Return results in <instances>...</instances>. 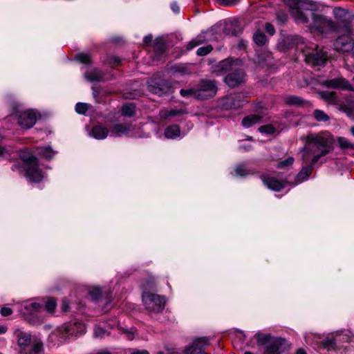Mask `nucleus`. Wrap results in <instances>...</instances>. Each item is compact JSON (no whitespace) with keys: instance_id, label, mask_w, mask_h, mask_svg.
<instances>
[{"instance_id":"f257e3e1","label":"nucleus","mask_w":354,"mask_h":354,"mask_svg":"<svg viewBox=\"0 0 354 354\" xmlns=\"http://www.w3.org/2000/svg\"><path fill=\"white\" fill-rule=\"evenodd\" d=\"M333 150V139L328 132L318 134L310 133L306 137V147L303 151L306 155L312 154V165H315L322 157Z\"/></svg>"},{"instance_id":"f03ea898","label":"nucleus","mask_w":354,"mask_h":354,"mask_svg":"<svg viewBox=\"0 0 354 354\" xmlns=\"http://www.w3.org/2000/svg\"><path fill=\"white\" fill-rule=\"evenodd\" d=\"M254 338L258 346H263L270 354L284 353L291 348V344L282 337L272 335L261 331L257 332Z\"/></svg>"},{"instance_id":"7ed1b4c3","label":"nucleus","mask_w":354,"mask_h":354,"mask_svg":"<svg viewBox=\"0 0 354 354\" xmlns=\"http://www.w3.org/2000/svg\"><path fill=\"white\" fill-rule=\"evenodd\" d=\"M18 346L21 349H27L28 344H32L33 353H39L44 352V346L41 339L35 335L26 333L20 329H16L14 332Z\"/></svg>"},{"instance_id":"20e7f679","label":"nucleus","mask_w":354,"mask_h":354,"mask_svg":"<svg viewBox=\"0 0 354 354\" xmlns=\"http://www.w3.org/2000/svg\"><path fill=\"white\" fill-rule=\"evenodd\" d=\"M142 301L145 308L149 313H154L162 312L166 304L165 298L163 296L149 292H143Z\"/></svg>"},{"instance_id":"39448f33","label":"nucleus","mask_w":354,"mask_h":354,"mask_svg":"<svg viewBox=\"0 0 354 354\" xmlns=\"http://www.w3.org/2000/svg\"><path fill=\"white\" fill-rule=\"evenodd\" d=\"M218 87L215 80L203 79L196 88V99L206 100L216 95Z\"/></svg>"},{"instance_id":"423d86ee","label":"nucleus","mask_w":354,"mask_h":354,"mask_svg":"<svg viewBox=\"0 0 354 354\" xmlns=\"http://www.w3.org/2000/svg\"><path fill=\"white\" fill-rule=\"evenodd\" d=\"M353 28L348 24L345 27L346 35L339 37L334 42L335 49L339 52L348 53L351 51L354 46L353 39L351 35L353 33Z\"/></svg>"},{"instance_id":"0eeeda50","label":"nucleus","mask_w":354,"mask_h":354,"mask_svg":"<svg viewBox=\"0 0 354 354\" xmlns=\"http://www.w3.org/2000/svg\"><path fill=\"white\" fill-rule=\"evenodd\" d=\"M351 334L350 331L337 330L328 335L322 342V345L327 351H333L336 347L337 341L348 342Z\"/></svg>"},{"instance_id":"6e6552de","label":"nucleus","mask_w":354,"mask_h":354,"mask_svg":"<svg viewBox=\"0 0 354 354\" xmlns=\"http://www.w3.org/2000/svg\"><path fill=\"white\" fill-rule=\"evenodd\" d=\"M311 47L313 49V52L305 55V62L313 67L324 65L328 59L326 53L322 50H318L317 44Z\"/></svg>"},{"instance_id":"1a4fd4ad","label":"nucleus","mask_w":354,"mask_h":354,"mask_svg":"<svg viewBox=\"0 0 354 354\" xmlns=\"http://www.w3.org/2000/svg\"><path fill=\"white\" fill-rule=\"evenodd\" d=\"M149 90L160 96L169 93L171 90V83L166 80L160 78H151L148 82Z\"/></svg>"},{"instance_id":"9d476101","label":"nucleus","mask_w":354,"mask_h":354,"mask_svg":"<svg viewBox=\"0 0 354 354\" xmlns=\"http://www.w3.org/2000/svg\"><path fill=\"white\" fill-rule=\"evenodd\" d=\"M244 98L243 93L230 94L223 99L222 106L225 109H239L243 106Z\"/></svg>"},{"instance_id":"9b49d317","label":"nucleus","mask_w":354,"mask_h":354,"mask_svg":"<svg viewBox=\"0 0 354 354\" xmlns=\"http://www.w3.org/2000/svg\"><path fill=\"white\" fill-rule=\"evenodd\" d=\"M225 82L231 88L236 87L245 81V73L241 66L229 73L224 79Z\"/></svg>"},{"instance_id":"f8f14e48","label":"nucleus","mask_w":354,"mask_h":354,"mask_svg":"<svg viewBox=\"0 0 354 354\" xmlns=\"http://www.w3.org/2000/svg\"><path fill=\"white\" fill-rule=\"evenodd\" d=\"M322 85L327 88L354 91V86H353L346 79L342 77L324 80L322 82Z\"/></svg>"},{"instance_id":"ddd939ff","label":"nucleus","mask_w":354,"mask_h":354,"mask_svg":"<svg viewBox=\"0 0 354 354\" xmlns=\"http://www.w3.org/2000/svg\"><path fill=\"white\" fill-rule=\"evenodd\" d=\"M37 121V113L33 110H28L21 112L18 118L19 124L24 129H30L33 127Z\"/></svg>"},{"instance_id":"4468645a","label":"nucleus","mask_w":354,"mask_h":354,"mask_svg":"<svg viewBox=\"0 0 354 354\" xmlns=\"http://www.w3.org/2000/svg\"><path fill=\"white\" fill-rule=\"evenodd\" d=\"M209 345V340L206 337L196 339L192 345L186 347L185 354H202Z\"/></svg>"},{"instance_id":"2eb2a0df","label":"nucleus","mask_w":354,"mask_h":354,"mask_svg":"<svg viewBox=\"0 0 354 354\" xmlns=\"http://www.w3.org/2000/svg\"><path fill=\"white\" fill-rule=\"evenodd\" d=\"M286 3L292 8L295 9L294 12V17L297 22L308 24L310 19L308 15L306 12L299 9L300 7V2L298 0H287Z\"/></svg>"},{"instance_id":"dca6fc26","label":"nucleus","mask_w":354,"mask_h":354,"mask_svg":"<svg viewBox=\"0 0 354 354\" xmlns=\"http://www.w3.org/2000/svg\"><path fill=\"white\" fill-rule=\"evenodd\" d=\"M261 179L262 180L263 184L268 187V188L275 192L281 190L285 187L287 183L286 181L279 180L268 174H262L261 176Z\"/></svg>"},{"instance_id":"f3484780","label":"nucleus","mask_w":354,"mask_h":354,"mask_svg":"<svg viewBox=\"0 0 354 354\" xmlns=\"http://www.w3.org/2000/svg\"><path fill=\"white\" fill-rule=\"evenodd\" d=\"M241 66L239 59L232 60V59H226L219 62L217 65V71L221 73H230Z\"/></svg>"},{"instance_id":"a211bd4d","label":"nucleus","mask_w":354,"mask_h":354,"mask_svg":"<svg viewBox=\"0 0 354 354\" xmlns=\"http://www.w3.org/2000/svg\"><path fill=\"white\" fill-rule=\"evenodd\" d=\"M38 166L37 162L36 165L27 166L26 169V176L30 182L39 183L43 179L42 171Z\"/></svg>"},{"instance_id":"6ab92c4d","label":"nucleus","mask_w":354,"mask_h":354,"mask_svg":"<svg viewBox=\"0 0 354 354\" xmlns=\"http://www.w3.org/2000/svg\"><path fill=\"white\" fill-rule=\"evenodd\" d=\"M284 102L288 106L304 107L311 106V104L309 101H307L302 97L293 95H288L284 97Z\"/></svg>"},{"instance_id":"aec40b11","label":"nucleus","mask_w":354,"mask_h":354,"mask_svg":"<svg viewBox=\"0 0 354 354\" xmlns=\"http://www.w3.org/2000/svg\"><path fill=\"white\" fill-rule=\"evenodd\" d=\"M308 17H310L313 20L310 26L319 31H323L325 27L330 24V21L322 15L313 12L308 13Z\"/></svg>"},{"instance_id":"412c9836","label":"nucleus","mask_w":354,"mask_h":354,"mask_svg":"<svg viewBox=\"0 0 354 354\" xmlns=\"http://www.w3.org/2000/svg\"><path fill=\"white\" fill-rule=\"evenodd\" d=\"M243 30L242 27L239 24L237 20L230 19L225 24L223 28L224 34L227 35L236 36L241 33Z\"/></svg>"},{"instance_id":"4be33fe9","label":"nucleus","mask_w":354,"mask_h":354,"mask_svg":"<svg viewBox=\"0 0 354 354\" xmlns=\"http://www.w3.org/2000/svg\"><path fill=\"white\" fill-rule=\"evenodd\" d=\"M131 124L130 123L116 124L112 127L111 136L120 137L127 134L131 130Z\"/></svg>"},{"instance_id":"5701e85b","label":"nucleus","mask_w":354,"mask_h":354,"mask_svg":"<svg viewBox=\"0 0 354 354\" xmlns=\"http://www.w3.org/2000/svg\"><path fill=\"white\" fill-rule=\"evenodd\" d=\"M109 133V130L102 124H97L92 128L91 135L97 140L105 139Z\"/></svg>"},{"instance_id":"b1692460","label":"nucleus","mask_w":354,"mask_h":354,"mask_svg":"<svg viewBox=\"0 0 354 354\" xmlns=\"http://www.w3.org/2000/svg\"><path fill=\"white\" fill-rule=\"evenodd\" d=\"M313 165H312V162L309 165L303 167L301 169V171L297 174L296 178H295V184L297 185L301 183H302L304 180H308L309 176L313 171Z\"/></svg>"},{"instance_id":"393cba45","label":"nucleus","mask_w":354,"mask_h":354,"mask_svg":"<svg viewBox=\"0 0 354 354\" xmlns=\"http://www.w3.org/2000/svg\"><path fill=\"white\" fill-rule=\"evenodd\" d=\"M319 96L325 100L326 102H328L330 104L336 105L339 104V99L337 95V93L334 91H320L318 93Z\"/></svg>"},{"instance_id":"a878e982","label":"nucleus","mask_w":354,"mask_h":354,"mask_svg":"<svg viewBox=\"0 0 354 354\" xmlns=\"http://www.w3.org/2000/svg\"><path fill=\"white\" fill-rule=\"evenodd\" d=\"M262 116L259 114H252L245 116L242 120V125L245 128H250L261 121Z\"/></svg>"},{"instance_id":"bb28decb","label":"nucleus","mask_w":354,"mask_h":354,"mask_svg":"<svg viewBox=\"0 0 354 354\" xmlns=\"http://www.w3.org/2000/svg\"><path fill=\"white\" fill-rule=\"evenodd\" d=\"M84 77L90 82L104 80V73L100 70L96 68L85 73Z\"/></svg>"},{"instance_id":"cd10ccee","label":"nucleus","mask_w":354,"mask_h":354,"mask_svg":"<svg viewBox=\"0 0 354 354\" xmlns=\"http://www.w3.org/2000/svg\"><path fill=\"white\" fill-rule=\"evenodd\" d=\"M180 129L177 124L169 126L165 130V136L167 138L174 139L180 136Z\"/></svg>"},{"instance_id":"c85d7f7f","label":"nucleus","mask_w":354,"mask_h":354,"mask_svg":"<svg viewBox=\"0 0 354 354\" xmlns=\"http://www.w3.org/2000/svg\"><path fill=\"white\" fill-rule=\"evenodd\" d=\"M339 110L345 113L348 116L354 115V100H348L346 103L340 104Z\"/></svg>"},{"instance_id":"c756f323","label":"nucleus","mask_w":354,"mask_h":354,"mask_svg":"<svg viewBox=\"0 0 354 354\" xmlns=\"http://www.w3.org/2000/svg\"><path fill=\"white\" fill-rule=\"evenodd\" d=\"M20 158L28 166L36 165L38 162L37 158L28 152H23L20 154Z\"/></svg>"},{"instance_id":"7c9ffc66","label":"nucleus","mask_w":354,"mask_h":354,"mask_svg":"<svg viewBox=\"0 0 354 354\" xmlns=\"http://www.w3.org/2000/svg\"><path fill=\"white\" fill-rule=\"evenodd\" d=\"M339 147L342 149L354 150V143L344 137H338L336 140Z\"/></svg>"},{"instance_id":"2f4dec72","label":"nucleus","mask_w":354,"mask_h":354,"mask_svg":"<svg viewBox=\"0 0 354 354\" xmlns=\"http://www.w3.org/2000/svg\"><path fill=\"white\" fill-rule=\"evenodd\" d=\"M75 332V325L70 324L66 326L63 329L59 330L58 333L62 335V338H68L70 336H73Z\"/></svg>"},{"instance_id":"473e14b6","label":"nucleus","mask_w":354,"mask_h":354,"mask_svg":"<svg viewBox=\"0 0 354 354\" xmlns=\"http://www.w3.org/2000/svg\"><path fill=\"white\" fill-rule=\"evenodd\" d=\"M253 39L257 45L263 46L266 43L267 37L264 33L257 32L254 35Z\"/></svg>"},{"instance_id":"72a5a7b5","label":"nucleus","mask_w":354,"mask_h":354,"mask_svg":"<svg viewBox=\"0 0 354 354\" xmlns=\"http://www.w3.org/2000/svg\"><path fill=\"white\" fill-rule=\"evenodd\" d=\"M313 116L319 122H326L330 119L329 116L326 113L319 109L314 111Z\"/></svg>"},{"instance_id":"f704fd0d","label":"nucleus","mask_w":354,"mask_h":354,"mask_svg":"<svg viewBox=\"0 0 354 354\" xmlns=\"http://www.w3.org/2000/svg\"><path fill=\"white\" fill-rule=\"evenodd\" d=\"M121 111L123 115L131 117L135 114V106L133 104H126L122 106Z\"/></svg>"},{"instance_id":"c9c22d12","label":"nucleus","mask_w":354,"mask_h":354,"mask_svg":"<svg viewBox=\"0 0 354 354\" xmlns=\"http://www.w3.org/2000/svg\"><path fill=\"white\" fill-rule=\"evenodd\" d=\"M42 308H43V306L41 304H39L38 303H36V302L29 303V304H27L25 306V308L30 313H35V312H39V311H40V310Z\"/></svg>"},{"instance_id":"e433bc0d","label":"nucleus","mask_w":354,"mask_h":354,"mask_svg":"<svg viewBox=\"0 0 354 354\" xmlns=\"http://www.w3.org/2000/svg\"><path fill=\"white\" fill-rule=\"evenodd\" d=\"M156 287V282L153 278H149L142 283L143 292H149V290H155Z\"/></svg>"},{"instance_id":"4c0bfd02","label":"nucleus","mask_w":354,"mask_h":354,"mask_svg":"<svg viewBox=\"0 0 354 354\" xmlns=\"http://www.w3.org/2000/svg\"><path fill=\"white\" fill-rule=\"evenodd\" d=\"M173 70L174 71V72L178 73H180L183 75L189 74L192 72L191 70L189 68V66L185 64H180V65L175 66L173 67Z\"/></svg>"},{"instance_id":"58836bf2","label":"nucleus","mask_w":354,"mask_h":354,"mask_svg":"<svg viewBox=\"0 0 354 354\" xmlns=\"http://www.w3.org/2000/svg\"><path fill=\"white\" fill-rule=\"evenodd\" d=\"M39 153L46 158L50 159L55 155V151L50 147H44L39 151Z\"/></svg>"},{"instance_id":"ea45409f","label":"nucleus","mask_w":354,"mask_h":354,"mask_svg":"<svg viewBox=\"0 0 354 354\" xmlns=\"http://www.w3.org/2000/svg\"><path fill=\"white\" fill-rule=\"evenodd\" d=\"M333 13L336 18L339 19H343V18H345L348 12L346 10L340 7H336L333 9Z\"/></svg>"},{"instance_id":"a19ab883","label":"nucleus","mask_w":354,"mask_h":354,"mask_svg":"<svg viewBox=\"0 0 354 354\" xmlns=\"http://www.w3.org/2000/svg\"><path fill=\"white\" fill-rule=\"evenodd\" d=\"M234 171L236 176H246L250 174L248 169L245 165H239L235 167Z\"/></svg>"},{"instance_id":"79ce46f5","label":"nucleus","mask_w":354,"mask_h":354,"mask_svg":"<svg viewBox=\"0 0 354 354\" xmlns=\"http://www.w3.org/2000/svg\"><path fill=\"white\" fill-rule=\"evenodd\" d=\"M75 59L82 64H89L91 62L89 54L79 53L75 56Z\"/></svg>"},{"instance_id":"37998d69","label":"nucleus","mask_w":354,"mask_h":354,"mask_svg":"<svg viewBox=\"0 0 354 354\" xmlns=\"http://www.w3.org/2000/svg\"><path fill=\"white\" fill-rule=\"evenodd\" d=\"M56 307V301L53 298H49L45 304V309L48 313H53Z\"/></svg>"},{"instance_id":"c03bdc74","label":"nucleus","mask_w":354,"mask_h":354,"mask_svg":"<svg viewBox=\"0 0 354 354\" xmlns=\"http://www.w3.org/2000/svg\"><path fill=\"white\" fill-rule=\"evenodd\" d=\"M89 106L86 103L78 102L75 105V111L79 114H84L88 109Z\"/></svg>"},{"instance_id":"a18cd8bd","label":"nucleus","mask_w":354,"mask_h":354,"mask_svg":"<svg viewBox=\"0 0 354 354\" xmlns=\"http://www.w3.org/2000/svg\"><path fill=\"white\" fill-rule=\"evenodd\" d=\"M196 88H189V89H181L180 91V93L181 96H183V97H188L193 96L194 97L196 98Z\"/></svg>"},{"instance_id":"49530a36","label":"nucleus","mask_w":354,"mask_h":354,"mask_svg":"<svg viewBox=\"0 0 354 354\" xmlns=\"http://www.w3.org/2000/svg\"><path fill=\"white\" fill-rule=\"evenodd\" d=\"M259 131L263 133L272 134L274 133L275 129L272 125L267 124L260 127Z\"/></svg>"},{"instance_id":"de8ad7c7","label":"nucleus","mask_w":354,"mask_h":354,"mask_svg":"<svg viewBox=\"0 0 354 354\" xmlns=\"http://www.w3.org/2000/svg\"><path fill=\"white\" fill-rule=\"evenodd\" d=\"M203 42V39H202V36H198L197 38L192 40L187 46V50H191L194 47L198 46L201 43Z\"/></svg>"},{"instance_id":"09e8293b","label":"nucleus","mask_w":354,"mask_h":354,"mask_svg":"<svg viewBox=\"0 0 354 354\" xmlns=\"http://www.w3.org/2000/svg\"><path fill=\"white\" fill-rule=\"evenodd\" d=\"M213 48L211 45L200 47L197 50V55L199 56H205L212 50Z\"/></svg>"},{"instance_id":"8fccbe9b","label":"nucleus","mask_w":354,"mask_h":354,"mask_svg":"<svg viewBox=\"0 0 354 354\" xmlns=\"http://www.w3.org/2000/svg\"><path fill=\"white\" fill-rule=\"evenodd\" d=\"M293 162H294V158L292 157H288L285 160H283V161L279 162L277 167L279 169H283L286 167L290 166L291 165H292Z\"/></svg>"},{"instance_id":"3c124183","label":"nucleus","mask_w":354,"mask_h":354,"mask_svg":"<svg viewBox=\"0 0 354 354\" xmlns=\"http://www.w3.org/2000/svg\"><path fill=\"white\" fill-rule=\"evenodd\" d=\"M89 294L93 299L97 300L101 296V290L99 288H94L90 290Z\"/></svg>"},{"instance_id":"603ef678","label":"nucleus","mask_w":354,"mask_h":354,"mask_svg":"<svg viewBox=\"0 0 354 354\" xmlns=\"http://www.w3.org/2000/svg\"><path fill=\"white\" fill-rule=\"evenodd\" d=\"M155 44V49L158 53H162L164 51V45L161 39H156Z\"/></svg>"},{"instance_id":"864d4df0","label":"nucleus","mask_w":354,"mask_h":354,"mask_svg":"<svg viewBox=\"0 0 354 354\" xmlns=\"http://www.w3.org/2000/svg\"><path fill=\"white\" fill-rule=\"evenodd\" d=\"M106 331L101 327H95L94 330V335L97 337H104L106 335Z\"/></svg>"},{"instance_id":"5fc2aeb1","label":"nucleus","mask_w":354,"mask_h":354,"mask_svg":"<svg viewBox=\"0 0 354 354\" xmlns=\"http://www.w3.org/2000/svg\"><path fill=\"white\" fill-rule=\"evenodd\" d=\"M12 150L0 145V158H7L10 156Z\"/></svg>"},{"instance_id":"6e6d98bb","label":"nucleus","mask_w":354,"mask_h":354,"mask_svg":"<svg viewBox=\"0 0 354 354\" xmlns=\"http://www.w3.org/2000/svg\"><path fill=\"white\" fill-rule=\"evenodd\" d=\"M0 313L2 316L6 317L12 313V310L9 307H2L1 308Z\"/></svg>"},{"instance_id":"4d7b16f0","label":"nucleus","mask_w":354,"mask_h":354,"mask_svg":"<svg viewBox=\"0 0 354 354\" xmlns=\"http://www.w3.org/2000/svg\"><path fill=\"white\" fill-rule=\"evenodd\" d=\"M221 5L231 6L235 4L238 0H216Z\"/></svg>"},{"instance_id":"13d9d810","label":"nucleus","mask_w":354,"mask_h":354,"mask_svg":"<svg viewBox=\"0 0 354 354\" xmlns=\"http://www.w3.org/2000/svg\"><path fill=\"white\" fill-rule=\"evenodd\" d=\"M265 29L271 35H273L275 33V29L271 24H266Z\"/></svg>"},{"instance_id":"bf43d9fd","label":"nucleus","mask_w":354,"mask_h":354,"mask_svg":"<svg viewBox=\"0 0 354 354\" xmlns=\"http://www.w3.org/2000/svg\"><path fill=\"white\" fill-rule=\"evenodd\" d=\"M129 352V354H149V352L147 350H138L136 348L131 349Z\"/></svg>"},{"instance_id":"052dcab7","label":"nucleus","mask_w":354,"mask_h":354,"mask_svg":"<svg viewBox=\"0 0 354 354\" xmlns=\"http://www.w3.org/2000/svg\"><path fill=\"white\" fill-rule=\"evenodd\" d=\"M184 113L182 110H171L168 113L169 116L180 115Z\"/></svg>"},{"instance_id":"680f3d73","label":"nucleus","mask_w":354,"mask_h":354,"mask_svg":"<svg viewBox=\"0 0 354 354\" xmlns=\"http://www.w3.org/2000/svg\"><path fill=\"white\" fill-rule=\"evenodd\" d=\"M277 18L280 19L281 21L284 22L287 20V15L283 12H278L277 13Z\"/></svg>"},{"instance_id":"e2e57ef3","label":"nucleus","mask_w":354,"mask_h":354,"mask_svg":"<svg viewBox=\"0 0 354 354\" xmlns=\"http://www.w3.org/2000/svg\"><path fill=\"white\" fill-rule=\"evenodd\" d=\"M62 309L64 312H66L68 310V303L66 300H64L62 305Z\"/></svg>"},{"instance_id":"0e129e2a","label":"nucleus","mask_w":354,"mask_h":354,"mask_svg":"<svg viewBox=\"0 0 354 354\" xmlns=\"http://www.w3.org/2000/svg\"><path fill=\"white\" fill-rule=\"evenodd\" d=\"M153 37L151 35H147L144 37V42L147 44L152 41Z\"/></svg>"},{"instance_id":"69168bd1","label":"nucleus","mask_w":354,"mask_h":354,"mask_svg":"<svg viewBox=\"0 0 354 354\" xmlns=\"http://www.w3.org/2000/svg\"><path fill=\"white\" fill-rule=\"evenodd\" d=\"M246 46V41L243 39H241L240 40L239 44H238V47L239 48L241 49V48H244Z\"/></svg>"},{"instance_id":"338daca9","label":"nucleus","mask_w":354,"mask_h":354,"mask_svg":"<svg viewBox=\"0 0 354 354\" xmlns=\"http://www.w3.org/2000/svg\"><path fill=\"white\" fill-rule=\"evenodd\" d=\"M24 351H28L29 353H33L32 342L28 344L27 349H23Z\"/></svg>"},{"instance_id":"774afa93","label":"nucleus","mask_w":354,"mask_h":354,"mask_svg":"<svg viewBox=\"0 0 354 354\" xmlns=\"http://www.w3.org/2000/svg\"><path fill=\"white\" fill-rule=\"evenodd\" d=\"M7 331V327L4 326H0V334H4Z\"/></svg>"}]
</instances>
